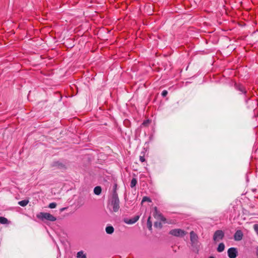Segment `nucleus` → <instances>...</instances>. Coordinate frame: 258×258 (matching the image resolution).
I'll return each instance as SVG.
<instances>
[{"instance_id": "1", "label": "nucleus", "mask_w": 258, "mask_h": 258, "mask_svg": "<svg viewBox=\"0 0 258 258\" xmlns=\"http://www.w3.org/2000/svg\"><path fill=\"white\" fill-rule=\"evenodd\" d=\"M36 217L42 221L46 220L54 222L56 220V218L54 216L48 213L40 212L37 214Z\"/></svg>"}, {"instance_id": "2", "label": "nucleus", "mask_w": 258, "mask_h": 258, "mask_svg": "<svg viewBox=\"0 0 258 258\" xmlns=\"http://www.w3.org/2000/svg\"><path fill=\"white\" fill-rule=\"evenodd\" d=\"M110 205L112 207L113 211L116 212L119 209V200L118 195L114 194L112 195L110 201Z\"/></svg>"}, {"instance_id": "3", "label": "nucleus", "mask_w": 258, "mask_h": 258, "mask_svg": "<svg viewBox=\"0 0 258 258\" xmlns=\"http://www.w3.org/2000/svg\"><path fill=\"white\" fill-rule=\"evenodd\" d=\"M169 234L176 237H183L186 232L181 229H174L170 230Z\"/></svg>"}, {"instance_id": "4", "label": "nucleus", "mask_w": 258, "mask_h": 258, "mask_svg": "<svg viewBox=\"0 0 258 258\" xmlns=\"http://www.w3.org/2000/svg\"><path fill=\"white\" fill-rule=\"evenodd\" d=\"M224 236V233L222 230H218L215 231L213 236V240L217 241L221 240Z\"/></svg>"}, {"instance_id": "5", "label": "nucleus", "mask_w": 258, "mask_h": 258, "mask_svg": "<svg viewBox=\"0 0 258 258\" xmlns=\"http://www.w3.org/2000/svg\"><path fill=\"white\" fill-rule=\"evenodd\" d=\"M228 255L230 258H236L237 256L238 252L236 248L231 247L227 251Z\"/></svg>"}, {"instance_id": "6", "label": "nucleus", "mask_w": 258, "mask_h": 258, "mask_svg": "<svg viewBox=\"0 0 258 258\" xmlns=\"http://www.w3.org/2000/svg\"><path fill=\"white\" fill-rule=\"evenodd\" d=\"M139 216L137 215L131 219L125 218L124 219L123 221L126 224H133L135 223L139 220Z\"/></svg>"}, {"instance_id": "7", "label": "nucleus", "mask_w": 258, "mask_h": 258, "mask_svg": "<svg viewBox=\"0 0 258 258\" xmlns=\"http://www.w3.org/2000/svg\"><path fill=\"white\" fill-rule=\"evenodd\" d=\"M198 238L197 235L193 231L190 232V239L192 244H197Z\"/></svg>"}, {"instance_id": "8", "label": "nucleus", "mask_w": 258, "mask_h": 258, "mask_svg": "<svg viewBox=\"0 0 258 258\" xmlns=\"http://www.w3.org/2000/svg\"><path fill=\"white\" fill-rule=\"evenodd\" d=\"M243 236V234L241 230H237L235 233L234 235V240L236 241H240L242 239Z\"/></svg>"}, {"instance_id": "9", "label": "nucleus", "mask_w": 258, "mask_h": 258, "mask_svg": "<svg viewBox=\"0 0 258 258\" xmlns=\"http://www.w3.org/2000/svg\"><path fill=\"white\" fill-rule=\"evenodd\" d=\"M52 167H56L59 169L66 168L65 165L58 161L54 162L52 165Z\"/></svg>"}, {"instance_id": "10", "label": "nucleus", "mask_w": 258, "mask_h": 258, "mask_svg": "<svg viewBox=\"0 0 258 258\" xmlns=\"http://www.w3.org/2000/svg\"><path fill=\"white\" fill-rule=\"evenodd\" d=\"M235 88L238 91L241 92L245 94L246 93V90L245 88L240 84H235Z\"/></svg>"}, {"instance_id": "11", "label": "nucleus", "mask_w": 258, "mask_h": 258, "mask_svg": "<svg viewBox=\"0 0 258 258\" xmlns=\"http://www.w3.org/2000/svg\"><path fill=\"white\" fill-rule=\"evenodd\" d=\"M154 214L156 215H158L161 220L163 221L165 220V219L163 217L162 215L158 211L157 208L156 207L154 208Z\"/></svg>"}, {"instance_id": "12", "label": "nucleus", "mask_w": 258, "mask_h": 258, "mask_svg": "<svg viewBox=\"0 0 258 258\" xmlns=\"http://www.w3.org/2000/svg\"><path fill=\"white\" fill-rule=\"evenodd\" d=\"M105 231L107 234H111L114 232V228L111 226H107Z\"/></svg>"}, {"instance_id": "13", "label": "nucleus", "mask_w": 258, "mask_h": 258, "mask_svg": "<svg viewBox=\"0 0 258 258\" xmlns=\"http://www.w3.org/2000/svg\"><path fill=\"white\" fill-rule=\"evenodd\" d=\"M10 222L5 217H0V223L2 224H9Z\"/></svg>"}, {"instance_id": "14", "label": "nucleus", "mask_w": 258, "mask_h": 258, "mask_svg": "<svg viewBox=\"0 0 258 258\" xmlns=\"http://www.w3.org/2000/svg\"><path fill=\"white\" fill-rule=\"evenodd\" d=\"M102 191L101 187L99 186H96L94 189V192L96 195H99Z\"/></svg>"}, {"instance_id": "15", "label": "nucleus", "mask_w": 258, "mask_h": 258, "mask_svg": "<svg viewBox=\"0 0 258 258\" xmlns=\"http://www.w3.org/2000/svg\"><path fill=\"white\" fill-rule=\"evenodd\" d=\"M224 248H225L224 244L223 243H220L219 244L218 247L217 248V251L219 252H222L223 251H224Z\"/></svg>"}, {"instance_id": "16", "label": "nucleus", "mask_w": 258, "mask_h": 258, "mask_svg": "<svg viewBox=\"0 0 258 258\" xmlns=\"http://www.w3.org/2000/svg\"><path fill=\"white\" fill-rule=\"evenodd\" d=\"M151 217L149 216L148 218L147 222V227L150 230H152V222L151 221Z\"/></svg>"}, {"instance_id": "17", "label": "nucleus", "mask_w": 258, "mask_h": 258, "mask_svg": "<svg viewBox=\"0 0 258 258\" xmlns=\"http://www.w3.org/2000/svg\"><path fill=\"white\" fill-rule=\"evenodd\" d=\"M29 203V201L28 200H22L18 202V204L22 206L25 207Z\"/></svg>"}, {"instance_id": "18", "label": "nucleus", "mask_w": 258, "mask_h": 258, "mask_svg": "<svg viewBox=\"0 0 258 258\" xmlns=\"http://www.w3.org/2000/svg\"><path fill=\"white\" fill-rule=\"evenodd\" d=\"M77 257L78 258H86V255L84 254L82 251H80L77 253Z\"/></svg>"}, {"instance_id": "19", "label": "nucleus", "mask_w": 258, "mask_h": 258, "mask_svg": "<svg viewBox=\"0 0 258 258\" xmlns=\"http://www.w3.org/2000/svg\"><path fill=\"white\" fill-rule=\"evenodd\" d=\"M137 183V180L136 178H133L131 180V187L132 188L135 187Z\"/></svg>"}, {"instance_id": "20", "label": "nucleus", "mask_w": 258, "mask_h": 258, "mask_svg": "<svg viewBox=\"0 0 258 258\" xmlns=\"http://www.w3.org/2000/svg\"><path fill=\"white\" fill-rule=\"evenodd\" d=\"M145 202H151L152 200L150 198L148 197H144L142 200V204Z\"/></svg>"}, {"instance_id": "21", "label": "nucleus", "mask_w": 258, "mask_h": 258, "mask_svg": "<svg viewBox=\"0 0 258 258\" xmlns=\"http://www.w3.org/2000/svg\"><path fill=\"white\" fill-rule=\"evenodd\" d=\"M117 186V184H114L113 187V192L112 195H114V194H115L116 195H118L116 192Z\"/></svg>"}, {"instance_id": "22", "label": "nucleus", "mask_w": 258, "mask_h": 258, "mask_svg": "<svg viewBox=\"0 0 258 258\" xmlns=\"http://www.w3.org/2000/svg\"><path fill=\"white\" fill-rule=\"evenodd\" d=\"M162 223L161 222H155L154 223V226L155 227H159L160 228H161L162 227Z\"/></svg>"}, {"instance_id": "23", "label": "nucleus", "mask_w": 258, "mask_h": 258, "mask_svg": "<svg viewBox=\"0 0 258 258\" xmlns=\"http://www.w3.org/2000/svg\"><path fill=\"white\" fill-rule=\"evenodd\" d=\"M56 207V204L55 203H51L49 204L48 207L50 209L55 208Z\"/></svg>"}, {"instance_id": "24", "label": "nucleus", "mask_w": 258, "mask_h": 258, "mask_svg": "<svg viewBox=\"0 0 258 258\" xmlns=\"http://www.w3.org/2000/svg\"><path fill=\"white\" fill-rule=\"evenodd\" d=\"M168 94V92L167 90H163L162 92V93H161V95L162 96L164 97H166V95H167Z\"/></svg>"}, {"instance_id": "25", "label": "nucleus", "mask_w": 258, "mask_h": 258, "mask_svg": "<svg viewBox=\"0 0 258 258\" xmlns=\"http://www.w3.org/2000/svg\"><path fill=\"white\" fill-rule=\"evenodd\" d=\"M253 228L255 231L256 232L257 234L258 235V224H255L253 225Z\"/></svg>"}, {"instance_id": "26", "label": "nucleus", "mask_w": 258, "mask_h": 258, "mask_svg": "<svg viewBox=\"0 0 258 258\" xmlns=\"http://www.w3.org/2000/svg\"><path fill=\"white\" fill-rule=\"evenodd\" d=\"M140 160L141 162H144L145 161L144 155L140 156Z\"/></svg>"}, {"instance_id": "27", "label": "nucleus", "mask_w": 258, "mask_h": 258, "mask_svg": "<svg viewBox=\"0 0 258 258\" xmlns=\"http://www.w3.org/2000/svg\"><path fill=\"white\" fill-rule=\"evenodd\" d=\"M256 255L257 257H258V247L256 248Z\"/></svg>"}, {"instance_id": "28", "label": "nucleus", "mask_w": 258, "mask_h": 258, "mask_svg": "<svg viewBox=\"0 0 258 258\" xmlns=\"http://www.w3.org/2000/svg\"><path fill=\"white\" fill-rule=\"evenodd\" d=\"M147 123H148V122H147H147H146V121H144V122L143 123V124L144 125H146V124H147Z\"/></svg>"}, {"instance_id": "29", "label": "nucleus", "mask_w": 258, "mask_h": 258, "mask_svg": "<svg viewBox=\"0 0 258 258\" xmlns=\"http://www.w3.org/2000/svg\"><path fill=\"white\" fill-rule=\"evenodd\" d=\"M209 258H215L214 256H210Z\"/></svg>"}]
</instances>
